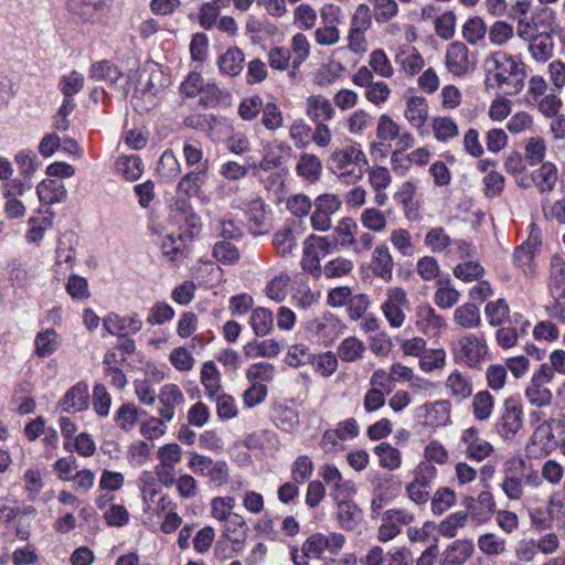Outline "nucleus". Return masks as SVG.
Wrapping results in <instances>:
<instances>
[{"mask_svg": "<svg viewBox=\"0 0 565 565\" xmlns=\"http://www.w3.org/2000/svg\"><path fill=\"white\" fill-rule=\"evenodd\" d=\"M24 192V184L20 180H13L4 186V196L7 203L4 206L6 213L10 218H18L24 215L25 207L21 201L17 200V195H22Z\"/></svg>", "mask_w": 565, "mask_h": 565, "instance_id": "nucleus-38", "label": "nucleus"}, {"mask_svg": "<svg viewBox=\"0 0 565 565\" xmlns=\"http://www.w3.org/2000/svg\"><path fill=\"white\" fill-rule=\"evenodd\" d=\"M311 364L315 371L322 377H330L338 370L339 359L334 352L327 351L320 354H313Z\"/></svg>", "mask_w": 565, "mask_h": 565, "instance_id": "nucleus-51", "label": "nucleus"}, {"mask_svg": "<svg viewBox=\"0 0 565 565\" xmlns=\"http://www.w3.org/2000/svg\"><path fill=\"white\" fill-rule=\"evenodd\" d=\"M405 118L416 129L425 127L428 118V104L422 96H411L406 100Z\"/></svg>", "mask_w": 565, "mask_h": 565, "instance_id": "nucleus-31", "label": "nucleus"}, {"mask_svg": "<svg viewBox=\"0 0 565 565\" xmlns=\"http://www.w3.org/2000/svg\"><path fill=\"white\" fill-rule=\"evenodd\" d=\"M531 180L540 192H552L558 182V170L553 162L545 161L532 172Z\"/></svg>", "mask_w": 565, "mask_h": 565, "instance_id": "nucleus-30", "label": "nucleus"}, {"mask_svg": "<svg viewBox=\"0 0 565 565\" xmlns=\"http://www.w3.org/2000/svg\"><path fill=\"white\" fill-rule=\"evenodd\" d=\"M353 269L354 263L352 259L338 256L324 263L320 270V278L323 276L327 279H341L351 275Z\"/></svg>", "mask_w": 565, "mask_h": 565, "instance_id": "nucleus-40", "label": "nucleus"}, {"mask_svg": "<svg viewBox=\"0 0 565 565\" xmlns=\"http://www.w3.org/2000/svg\"><path fill=\"white\" fill-rule=\"evenodd\" d=\"M171 216L189 236H196L201 231V218L186 200L178 199L171 205Z\"/></svg>", "mask_w": 565, "mask_h": 565, "instance_id": "nucleus-15", "label": "nucleus"}, {"mask_svg": "<svg viewBox=\"0 0 565 565\" xmlns=\"http://www.w3.org/2000/svg\"><path fill=\"white\" fill-rule=\"evenodd\" d=\"M540 245L539 237L531 235L529 239L514 252V263L526 276L534 273V257Z\"/></svg>", "mask_w": 565, "mask_h": 565, "instance_id": "nucleus-26", "label": "nucleus"}, {"mask_svg": "<svg viewBox=\"0 0 565 565\" xmlns=\"http://www.w3.org/2000/svg\"><path fill=\"white\" fill-rule=\"evenodd\" d=\"M104 0H68V11L83 22H94L104 8Z\"/></svg>", "mask_w": 565, "mask_h": 565, "instance_id": "nucleus-37", "label": "nucleus"}, {"mask_svg": "<svg viewBox=\"0 0 565 565\" xmlns=\"http://www.w3.org/2000/svg\"><path fill=\"white\" fill-rule=\"evenodd\" d=\"M343 544L344 537L339 533H316L305 541V553L313 558L327 559L338 554Z\"/></svg>", "mask_w": 565, "mask_h": 565, "instance_id": "nucleus-11", "label": "nucleus"}, {"mask_svg": "<svg viewBox=\"0 0 565 565\" xmlns=\"http://www.w3.org/2000/svg\"><path fill=\"white\" fill-rule=\"evenodd\" d=\"M552 382L553 379L537 367L524 388V397L527 403L536 408L550 406L553 401V392L548 385Z\"/></svg>", "mask_w": 565, "mask_h": 565, "instance_id": "nucleus-10", "label": "nucleus"}, {"mask_svg": "<svg viewBox=\"0 0 565 565\" xmlns=\"http://www.w3.org/2000/svg\"><path fill=\"white\" fill-rule=\"evenodd\" d=\"M327 168L339 182L353 185L360 182L364 175V167L369 160L363 149L358 143L335 148L327 158Z\"/></svg>", "mask_w": 565, "mask_h": 565, "instance_id": "nucleus-1", "label": "nucleus"}, {"mask_svg": "<svg viewBox=\"0 0 565 565\" xmlns=\"http://www.w3.org/2000/svg\"><path fill=\"white\" fill-rule=\"evenodd\" d=\"M425 424L430 427H441L450 423L451 403L448 399H438L423 405Z\"/></svg>", "mask_w": 565, "mask_h": 565, "instance_id": "nucleus-25", "label": "nucleus"}, {"mask_svg": "<svg viewBox=\"0 0 565 565\" xmlns=\"http://www.w3.org/2000/svg\"><path fill=\"white\" fill-rule=\"evenodd\" d=\"M452 321L461 329H476L481 323L480 309L473 302H466L455 309Z\"/></svg>", "mask_w": 565, "mask_h": 565, "instance_id": "nucleus-36", "label": "nucleus"}, {"mask_svg": "<svg viewBox=\"0 0 565 565\" xmlns=\"http://www.w3.org/2000/svg\"><path fill=\"white\" fill-rule=\"evenodd\" d=\"M475 546L469 540H456L440 556V565H463L473 554Z\"/></svg>", "mask_w": 565, "mask_h": 565, "instance_id": "nucleus-22", "label": "nucleus"}, {"mask_svg": "<svg viewBox=\"0 0 565 565\" xmlns=\"http://www.w3.org/2000/svg\"><path fill=\"white\" fill-rule=\"evenodd\" d=\"M546 141L542 137H531L524 142V159L530 166L545 162Z\"/></svg>", "mask_w": 565, "mask_h": 565, "instance_id": "nucleus-46", "label": "nucleus"}, {"mask_svg": "<svg viewBox=\"0 0 565 565\" xmlns=\"http://www.w3.org/2000/svg\"><path fill=\"white\" fill-rule=\"evenodd\" d=\"M171 84L169 73L158 63H148L142 70L137 93L147 99L150 106Z\"/></svg>", "mask_w": 565, "mask_h": 565, "instance_id": "nucleus-6", "label": "nucleus"}, {"mask_svg": "<svg viewBox=\"0 0 565 565\" xmlns=\"http://www.w3.org/2000/svg\"><path fill=\"white\" fill-rule=\"evenodd\" d=\"M371 266L373 274L383 279L391 281L393 278L394 260L393 256L385 244L377 245L372 253Z\"/></svg>", "mask_w": 565, "mask_h": 565, "instance_id": "nucleus-23", "label": "nucleus"}, {"mask_svg": "<svg viewBox=\"0 0 565 565\" xmlns=\"http://www.w3.org/2000/svg\"><path fill=\"white\" fill-rule=\"evenodd\" d=\"M412 520L413 515L405 510L391 509L386 511L379 529V540L381 542L393 540L401 532V526L411 523Z\"/></svg>", "mask_w": 565, "mask_h": 565, "instance_id": "nucleus-18", "label": "nucleus"}, {"mask_svg": "<svg viewBox=\"0 0 565 565\" xmlns=\"http://www.w3.org/2000/svg\"><path fill=\"white\" fill-rule=\"evenodd\" d=\"M245 63V54L238 47L226 50L217 60L220 72L226 76H237L242 73Z\"/></svg>", "mask_w": 565, "mask_h": 565, "instance_id": "nucleus-32", "label": "nucleus"}, {"mask_svg": "<svg viewBox=\"0 0 565 565\" xmlns=\"http://www.w3.org/2000/svg\"><path fill=\"white\" fill-rule=\"evenodd\" d=\"M116 170L128 181H136L142 174V162L137 156L121 157L116 161Z\"/></svg>", "mask_w": 565, "mask_h": 565, "instance_id": "nucleus-54", "label": "nucleus"}, {"mask_svg": "<svg viewBox=\"0 0 565 565\" xmlns=\"http://www.w3.org/2000/svg\"><path fill=\"white\" fill-rule=\"evenodd\" d=\"M338 518L345 530H354L362 522V511L350 499L345 498L338 503Z\"/></svg>", "mask_w": 565, "mask_h": 565, "instance_id": "nucleus-41", "label": "nucleus"}, {"mask_svg": "<svg viewBox=\"0 0 565 565\" xmlns=\"http://www.w3.org/2000/svg\"><path fill=\"white\" fill-rule=\"evenodd\" d=\"M211 505L213 516L225 522L224 535L233 542H241L245 536L246 525L238 514L232 512L233 497H215Z\"/></svg>", "mask_w": 565, "mask_h": 565, "instance_id": "nucleus-5", "label": "nucleus"}, {"mask_svg": "<svg viewBox=\"0 0 565 565\" xmlns=\"http://www.w3.org/2000/svg\"><path fill=\"white\" fill-rule=\"evenodd\" d=\"M63 412L77 413L89 405V392L86 383L79 382L72 386L58 403Z\"/></svg>", "mask_w": 565, "mask_h": 565, "instance_id": "nucleus-21", "label": "nucleus"}, {"mask_svg": "<svg viewBox=\"0 0 565 565\" xmlns=\"http://www.w3.org/2000/svg\"><path fill=\"white\" fill-rule=\"evenodd\" d=\"M490 62L493 64V77L500 86L508 83L512 76H516L520 72L519 62L504 52L493 53Z\"/></svg>", "mask_w": 565, "mask_h": 565, "instance_id": "nucleus-20", "label": "nucleus"}, {"mask_svg": "<svg viewBox=\"0 0 565 565\" xmlns=\"http://www.w3.org/2000/svg\"><path fill=\"white\" fill-rule=\"evenodd\" d=\"M157 399V414L159 416H163L164 420H172L175 415V409L182 406L185 402L182 390L174 383H167L162 385Z\"/></svg>", "mask_w": 565, "mask_h": 565, "instance_id": "nucleus-13", "label": "nucleus"}, {"mask_svg": "<svg viewBox=\"0 0 565 565\" xmlns=\"http://www.w3.org/2000/svg\"><path fill=\"white\" fill-rule=\"evenodd\" d=\"M200 382L204 387L207 398L213 399L221 391V373L213 361H206L202 364L200 371Z\"/></svg>", "mask_w": 565, "mask_h": 565, "instance_id": "nucleus-35", "label": "nucleus"}, {"mask_svg": "<svg viewBox=\"0 0 565 565\" xmlns=\"http://www.w3.org/2000/svg\"><path fill=\"white\" fill-rule=\"evenodd\" d=\"M478 548L488 556H499L505 553V540L494 533H484L478 537Z\"/></svg>", "mask_w": 565, "mask_h": 565, "instance_id": "nucleus-49", "label": "nucleus"}, {"mask_svg": "<svg viewBox=\"0 0 565 565\" xmlns=\"http://www.w3.org/2000/svg\"><path fill=\"white\" fill-rule=\"evenodd\" d=\"M249 324L257 337H265L270 332L274 318L270 310L259 307L252 311Z\"/></svg>", "mask_w": 565, "mask_h": 565, "instance_id": "nucleus-47", "label": "nucleus"}, {"mask_svg": "<svg viewBox=\"0 0 565 565\" xmlns=\"http://www.w3.org/2000/svg\"><path fill=\"white\" fill-rule=\"evenodd\" d=\"M510 315V308L504 299L489 301L484 308V316L488 323L492 327L503 324Z\"/></svg>", "mask_w": 565, "mask_h": 565, "instance_id": "nucleus-50", "label": "nucleus"}, {"mask_svg": "<svg viewBox=\"0 0 565 565\" xmlns=\"http://www.w3.org/2000/svg\"><path fill=\"white\" fill-rule=\"evenodd\" d=\"M489 348L483 335L466 333L454 348V356L469 367H476L488 355Z\"/></svg>", "mask_w": 565, "mask_h": 565, "instance_id": "nucleus-7", "label": "nucleus"}, {"mask_svg": "<svg viewBox=\"0 0 565 565\" xmlns=\"http://www.w3.org/2000/svg\"><path fill=\"white\" fill-rule=\"evenodd\" d=\"M248 223L254 234H260L266 226L265 203L260 198L253 199L247 206Z\"/></svg>", "mask_w": 565, "mask_h": 565, "instance_id": "nucleus-48", "label": "nucleus"}, {"mask_svg": "<svg viewBox=\"0 0 565 565\" xmlns=\"http://www.w3.org/2000/svg\"><path fill=\"white\" fill-rule=\"evenodd\" d=\"M523 427V406L515 399H507L503 403L502 413L497 424L499 436L505 441H511L519 435Z\"/></svg>", "mask_w": 565, "mask_h": 565, "instance_id": "nucleus-9", "label": "nucleus"}, {"mask_svg": "<svg viewBox=\"0 0 565 565\" xmlns=\"http://www.w3.org/2000/svg\"><path fill=\"white\" fill-rule=\"evenodd\" d=\"M335 244L329 241L328 237L310 235L303 242V252L301 257L302 270L311 276L313 279H320L321 259L329 255Z\"/></svg>", "mask_w": 565, "mask_h": 565, "instance_id": "nucleus-4", "label": "nucleus"}, {"mask_svg": "<svg viewBox=\"0 0 565 565\" xmlns=\"http://www.w3.org/2000/svg\"><path fill=\"white\" fill-rule=\"evenodd\" d=\"M369 65L373 73H376L383 78H391L394 75V67L382 49H376L371 52L369 56Z\"/></svg>", "mask_w": 565, "mask_h": 565, "instance_id": "nucleus-55", "label": "nucleus"}, {"mask_svg": "<svg viewBox=\"0 0 565 565\" xmlns=\"http://www.w3.org/2000/svg\"><path fill=\"white\" fill-rule=\"evenodd\" d=\"M434 136L438 141L445 142L459 135V128L450 117H436L433 119Z\"/></svg>", "mask_w": 565, "mask_h": 565, "instance_id": "nucleus-56", "label": "nucleus"}, {"mask_svg": "<svg viewBox=\"0 0 565 565\" xmlns=\"http://www.w3.org/2000/svg\"><path fill=\"white\" fill-rule=\"evenodd\" d=\"M436 475L435 467L429 462H422L416 470L413 482L407 487L408 494H428L431 490L430 483Z\"/></svg>", "mask_w": 565, "mask_h": 565, "instance_id": "nucleus-39", "label": "nucleus"}, {"mask_svg": "<svg viewBox=\"0 0 565 565\" xmlns=\"http://www.w3.org/2000/svg\"><path fill=\"white\" fill-rule=\"evenodd\" d=\"M472 414L477 420H488L494 408V397L488 391H480L473 395L471 401Z\"/></svg>", "mask_w": 565, "mask_h": 565, "instance_id": "nucleus-44", "label": "nucleus"}, {"mask_svg": "<svg viewBox=\"0 0 565 565\" xmlns=\"http://www.w3.org/2000/svg\"><path fill=\"white\" fill-rule=\"evenodd\" d=\"M409 307L407 292L402 287H390L381 311L392 329H399L406 320L405 309Z\"/></svg>", "mask_w": 565, "mask_h": 565, "instance_id": "nucleus-8", "label": "nucleus"}, {"mask_svg": "<svg viewBox=\"0 0 565 565\" xmlns=\"http://www.w3.org/2000/svg\"><path fill=\"white\" fill-rule=\"evenodd\" d=\"M296 174L308 183H316L322 177L323 164L321 159L311 152H301L295 166Z\"/></svg>", "mask_w": 565, "mask_h": 565, "instance_id": "nucleus-19", "label": "nucleus"}, {"mask_svg": "<svg viewBox=\"0 0 565 565\" xmlns=\"http://www.w3.org/2000/svg\"><path fill=\"white\" fill-rule=\"evenodd\" d=\"M414 324L419 332L430 338H439L448 326L446 319L427 302L416 307Z\"/></svg>", "mask_w": 565, "mask_h": 565, "instance_id": "nucleus-12", "label": "nucleus"}, {"mask_svg": "<svg viewBox=\"0 0 565 565\" xmlns=\"http://www.w3.org/2000/svg\"><path fill=\"white\" fill-rule=\"evenodd\" d=\"M375 455L380 459V465L383 468L394 470L402 463L401 451L388 443H381L374 448Z\"/></svg>", "mask_w": 565, "mask_h": 565, "instance_id": "nucleus-52", "label": "nucleus"}, {"mask_svg": "<svg viewBox=\"0 0 565 565\" xmlns=\"http://www.w3.org/2000/svg\"><path fill=\"white\" fill-rule=\"evenodd\" d=\"M358 224L351 217H343L334 228L337 239L342 246L354 247L356 245Z\"/></svg>", "mask_w": 565, "mask_h": 565, "instance_id": "nucleus-57", "label": "nucleus"}, {"mask_svg": "<svg viewBox=\"0 0 565 565\" xmlns=\"http://www.w3.org/2000/svg\"><path fill=\"white\" fill-rule=\"evenodd\" d=\"M39 200L45 204L61 203L66 199V189L62 181L46 179L36 186Z\"/></svg>", "mask_w": 565, "mask_h": 565, "instance_id": "nucleus-33", "label": "nucleus"}, {"mask_svg": "<svg viewBox=\"0 0 565 565\" xmlns=\"http://www.w3.org/2000/svg\"><path fill=\"white\" fill-rule=\"evenodd\" d=\"M306 115L313 122L331 120L335 110L331 102L323 95H311L306 99Z\"/></svg>", "mask_w": 565, "mask_h": 565, "instance_id": "nucleus-28", "label": "nucleus"}, {"mask_svg": "<svg viewBox=\"0 0 565 565\" xmlns=\"http://www.w3.org/2000/svg\"><path fill=\"white\" fill-rule=\"evenodd\" d=\"M445 65L455 76L468 74L473 65L469 57V50L462 42H452L448 45L445 55Z\"/></svg>", "mask_w": 565, "mask_h": 565, "instance_id": "nucleus-16", "label": "nucleus"}, {"mask_svg": "<svg viewBox=\"0 0 565 565\" xmlns=\"http://www.w3.org/2000/svg\"><path fill=\"white\" fill-rule=\"evenodd\" d=\"M366 352L365 343L355 335L344 338L337 347L335 354L344 363L360 362Z\"/></svg>", "mask_w": 565, "mask_h": 565, "instance_id": "nucleus-29", "label": "nucleus"}, {"mask_svg": "<svg viewBox=\"0 0 565 565\" xmlns=\"http://www.w3.org/2000/svg\"><path fill=\"white\" fill-rule=\"evenodd\" d=\"M424 244L431 253L444 254L451 259L470 256V245L463 239L452 238L443 226L430 228L425 234Z\"/></svg>", "mask_w": 565, "mask_h": 565, "instance_id": "nucleus-2", "label": "nucleus"}, {"mask_svg": "<svg viewBox=\"0 0 565 565\" xmlns=\"http://www.w3.org/2000/svg\"><path fill=\"white\" fill-rule=\"evenodd\" d=\"M554 49L555 44L548 32L537 34L529 44L531 57L539 63L550 61L553 57Z\"/></svg>", "mask_w": 565, "mask_h": 565, "instance_id": "nucleus-34", "label": "nucleus"}, {"mask_svg": "<svg viewBox=\"0 0 565 565\" xmlns=\"http://www.w3.org/2000/svg\"><path fill=\"white\" fill-rule=\"evenodd\" d=\"M320 476L331 491L341 494L355 492L354 483L352 481H343L341 472L333 465H326Z\"/></svg>", "mask_w": 565, "mask_h": 565, "instance_id": "nucleus-42", "label": "nucleus"}, {"mask_svg": "<svg viewBox=\"0 0 565 565\" xmlns=\"http://www.w3.org/2000/svg\"><path fill=\"white\" fill-rule=\"evenodd\" d=\"M550 288L554 297L565 298V269L561 258L552 260Z\"/></svg>", "mask_w": 565, "mask_h": 565, "instance_id": "nucleus-63", "label": "nucleus"}, {"mask_svg": "<svg viewBox=\"0 0 565 565\" xmlns=\"http://www.w3.org/2000/svg\"><path fill=\"white\" fill-rule=\"evenodd\" d=\"M284 149L291 150L285 142H279L278 145L267 143L264 147L259 168L267 171L279 167L281 164V152Z\"/></svg>", "mask_w": 565, "mask_h": 565, "instance_id": "nucleus-58", "label": "nucleus"}, {"mask_svg": "<svg viewBox=\"0 0 565 565\" xmlns=\"http://www.w3.org/2000/svg\"><path fill=\"white\" fill-rule=\"evenodd\" d=\"M289 284L290 277L287 274L273 277L266 286L267 297L277 302L284 301L288 295Z\"/></svg>", "mask_w": 565, "mask_h": 565, "instance_id": "nucleus-60", "label": "nucleus"}, {"mask_svg": "<svg viewBox=\"0 0 565 565\" xmlns=\"http://www.w3.org/2000/svg\"><path fill=\"white\" fill-rule=\"evenodd\" d=\"M539 369L553 380L555 374L565 376V351L562 349L553 350L550 353L548 362L542 363Z\"/></svg>", "mask_w": 565, "mask_h": 565, "instance_id": "nucleus-64", "label": "nucleus"}, {"mask_svg": "<svg viewBox=\"0 0 565 565\" xmlns=\"http://www.w3.org/2000/svg\"><path fill=\"white\" fill-rule=\"evenodd\" d=\"M206 170V164L203 163L200 167H198L194 171H191L183 175L178 183V191L182 192L186 196L196 194L200 188L205 182Z\"/></svg>", "mask_w": 565, "mask_h": 565, "instance_id": "nucleus-43", "label": "nucleus"}, {"mask_svg": "<svg viewBox=\"0 0 565 565\" xmlns=\"http://www.w3.org/2000/svg\"><path fill=\"white\" fill-rule=\"evenodd\" d=\"M557 419L548 418L536 425L525 445L529 458H543L558 448L559 444L555 435Z\"/></svg>", "mask_w": 565, "mask_h": 565, "instance_id": "nucleus-3", "label": "nucleus"}, {"mask_svg": "<svg viewBox=\"0 0 565 565\" xmlns=\"http://www.w3.org/2000/svg\"><path fill=\"white\" fill-rule=\"evenodd\" d=\"M457 18L454 11H445L435 21V32L443 40H450L455 35Z\"/></svg>", "mask_w": 565, "mask_h": 565, "instance_id": "nucleus-62", "label": "nucleus"}, {"mask_svg": "<svg viewBox=\"0 0 565 565\" xmlns=\"http://www.w3.org/2000/svg\"><path fill=\"white\" fill-rule=\"evenodd\" d=\"M398 71L408 77H414L424 68L425 60L419 51L411 45H399L393 51Z\"/></svg>", "mask_w": 565, "mask_h": 565, "instance_id": "nucleus-14", "label": "nucleus"}, {"mask_svg": "<svg viewBox=\"0 0 565 565\" xmlns=\"http://www.w3.org/2000/svg\"><path fill=\"white\" fill-rule=\"evenodd\" d=\"M310 42L303 33H296L291 38L290 52L294 54L292 66L299 68L310 55Z\"/></svg>", "mask_w": 565, "mask_h": 565, "instance_id": "nucleus-61", "label": "nucleus"}, {"mask_svg": "<svg viewBox=\"0 0 565 565\" xmlns=\"http://www.w3.org/2000/svg\"><path fill=\"white\" fill-rule=\"evenodd\" d=\"M471 515L479 522H484L490 519L494 510V502L492 497H470L467 504Z\"/></svg>", "mask_w": 565, "mask_h": 565, "instance_id": "nucleus-53", "label": "nucleus"}, {"mask_svg": "<svg viewBox=\"0 0 565 565\" xmlns=\"http://www.w3.org/2000/svg\"><path fill=\"white\" fill-rule=\"evenodd\" d=\"M89 77L94 81L105 82L109 88L119 90L121 87L119 82L124 78V74L116 65L100 61L92 64Z\"/></svg>", "mask_w": 565, "mask_h": 565, "instance_id": "nucleus-27", "label": "nucleus"}, {"mask_svg": "<svg viewBox=\"0 0 565 565\" xmlns=\"http://www.w3.org/2000/svg\"><path fill=\"white\" fill-rule=\"evenodd\" d=\"M460 440L466 445V455L470 459L482 461L493 451L492 445L480 436L477 427L462 430Z\"/></svg>", "mask_w": 565, "mask_h": 565, "instance_id": "nucleus-17", "label": "nucleus"}, {"mask_svg": "<svg viewBox=\"0 0 565 565\" xmlns=\"http://www.w3.org/2000/svg\"><path fill=\"white\" fill-rule=\"evenodd\" d=\"M60 345L57 333L52 330L40 332L35 338V353L39 356H49L53 354Z\"/></svg>", "mask_w": 565, "mask_h": 565, "instance_id": "nucleus-59", "label": "nucleus"}, {"mask_svg": "<svg viewBox=\"0 0 565 565\" xmlns=\"http://www.w3.org/2000/svg\"><path fill=\"white\" fill-rule=\"evenodd\" d=\"M445 388L449 396L458 402L466 401L472 395L473 386L470 376L458 370L452 371L445 381Z\"/></svg>", "mask_w": 565, "mask_h": 565, "instance_id": "nucleus-24", "label": "nucleus"}, {"mask_svg": "<svg viewBox=\"0 0 565 565\" xmlns=\"http://www.w3.org/2000/svg\"><path fill=\"white\" fill-rule=\"evenodd\" d=\"M273 244L279 256L287 257L292 255L297 246V238L290 227H282L274 234Z\"/></svg>", "mask_w": 565, "mask_h": 565, "instance_id": "nucleus-45", "label": "nucleus"}]
</instances>
